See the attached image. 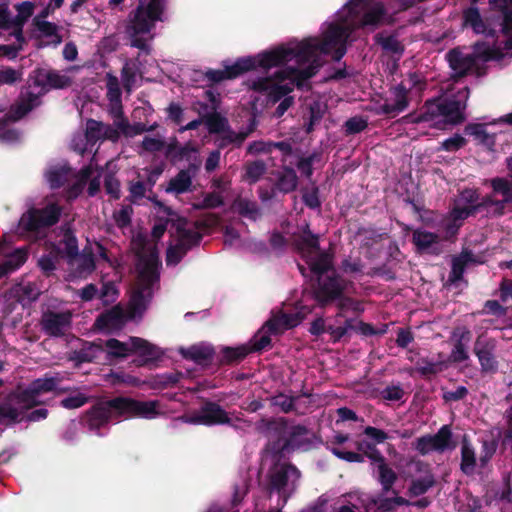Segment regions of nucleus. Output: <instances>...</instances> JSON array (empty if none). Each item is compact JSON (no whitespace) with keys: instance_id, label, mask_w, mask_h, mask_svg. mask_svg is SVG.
<instances>
[{"instance_id":"58","label":"nucleus","mask_w":512,"mask_h":512,"mask_svg":"<svg viewBox=\"0 0 512 512\" xmlns=\"http://www.w3.org/2000/svg\"><path fill=\"white\" fill-rule=\"evenodd\" d=\"M364 433L375 441V443H383L388 439V435L383 431L375 427L368 426L365 428Z\"/></svg>"},{"instance_id":"48","label":"nucleus","mask_w":512,"mask_h":512,"mask_svg":"<svg viewBox=\"0 0 512 512\" xmlns=\"http://www.w3.org/2000/svg\"><path fill=\"white\" fill-rule=\"evenodd\" d=\"M46 79L48 84L53 88H64L71 84V79L66 74H61L56 71L48 72Z\"/></svg>"},{"instance_id":"4","label":"nucleus","mask_w":512,"mask_h":512,"mask_svg":"<svg viewBox=\"0 0 512 512\" xmlns=\"http://www.w3.org/2000/svg\"><path fill=\"white\" fill-rule=\"evenodd\" d=\"M49 255L39 259V266L45 273L55 269L58 258H67L71 273L69 279L85 277L95 268L93 258L86 253L79 254L76 238L66 231L57 245L51 244Z\"/></svg>"},{"instance_id":"26","label":"nucleus","mask_w":512,"mask_h":512,"mask_svg":"<svg viewBox=\"0 0 512 512\" xmlns=\"http://www.w3.org/2000/svg\"><path fill=\"white\" fill-rule=\"evenodd\" d=\"M26 258L27 251L25 249H18L8 255L0 247V277L17 269L26 261Z\"/></svg>"},{"instance_id":"39","label":"nucleus","mask_w":512,"mask_h":512,"mask_svg":"<svg viewBox=\"0 0 512 512\" xmlns=\"http://www.w3.org/2000/svg\"><path fill=\"white\" fill-rule=\"evenodd\" d=\"M243 179L249 183L257 182L265 173L266 166L262 161H255L246 165Z\"/></svg>"},{"instance_id":"61","label":"nucleus","mask_w":512,"mask_h":512,"mask_svg":"<svg viewBox=\"0 0 512 512\" xmlns=\"http://www.w3.org/2000/svg\"><path fill=\"white\" fill-rule=\"evenodd\" d=\"M223 200L219 194L211 193L204 197L203 203L199 208H215L222 205Z\"/></svg>"},{"instance_id":"54","label":"nucleus","mask_w":512,"mask_h":512,"mask_svg":"<svg viewBox=\"0 0 512 512\" xmlns=\"http://www.w3.org/2000/svg\"><path fill=\"white\" fill-rule=\"evenodd\" d=\"M466 143V140L464 139V137L460 136V135H454L452 136L451 138L449 139H446L443 143H442V148L446 151H456L458 149H460L461 147H463Z\"/></svg>"},{"instance_id":"30","label":"nucleus","mask_w":512,"mask_h":512,"mask_svg":"<svg viewBox=\"0 0 512 512\" xmlns=\"http://www.w3.org/2000/svg\"><path fill=\"white\" fill-rule=\"evenodd\" d=\"M413 242L421 252H437L439 245L438 235L418 229L413 233Z\"/></svg>"},{"instance_id":"43","label":"nucleus","mask_w":512,"mask_h":512,"mask_svg":"<svg viewBox=\"0 0 512 512\" xmlns=\"http://www.w3.org/2000/svg\"><path fill=\"white\" fill-rule=\"evenodd\" d=\"M18 15L14 20V25L17 28V38L21 36V25L32 15L33 4L31 2H23L17 6Z\"/></svg>"},{"instance_id":"10","label":"nucleus","mask_w":512,"mask_h":512,"mask_svg":"<svg viewBox=\"0 0 512 512\" xmlns=\"http://www.w3.org/2000/svg\"><path fill=\"white\" fill-rule=\"evenodd\" d=\"M496 56L494 50L489 45L484 43H477L474 46L473 54H463L459 50H452L448 53L447 58L450 67L459 76L472 71L477 67L478 61H487Z\"/></svg>"},{"instance_id":"2","label":"nucleus","mask_w":512,"mask_h":512,"mask_svg":"<svg viewBox=\"0 0 512 512\" xmlns=\"http://www.w3.org/2000/svg\"><path fill=\"white\" fill-rule=\"evenodd\" d=\"M133 249L138 256V277L132 290L129 307L125 311L116 306L102 314L96 321L99 329L114 331L123 327L130 319L140 317L152 297L154 286L158 281V251L156 244L138 234L132 241Z\"/></svg>"},{"instance_id":"53","label":"nucleus","mask_w":512,"mask_h":512,"mask_svg":"<svg viewBox=\"0 0 512 512\" xmlns=\"http://www.w3.org/2000/svg\"><path fill=\"white\" fill-rule=\"evenodd\" d=\"M273 405L279 407L283 412H289L293 409L294 400L292 397L279 394L272 399Z\"/></svg>"},{"instance_id":"40","label":"nucleus","mask_w":512,"mask_h":512,"mask_svg":"<svg viewBox=\"0 0 512 512\" xmlns=\"http://www.w3.org/2000/svg\"><path fill=\"white\" fill-rule=\"evenodd\" d=\"M297 176L293 169L286 168L283 170L279 181L278 187L283 192H291L297 187Z\"/></svg>"},{"instance_id":"35","label":"nucleus","mask_w":512,"mask_h":512,"mask_svg":"<svg viewBox=\"0 0 512 512\" xmlns=\"http://www.w3.org/2000/svg\"><path fill=\"white\" fill-rule=\"evenodd\" d=\"M233 209L244 217L256 220L260 216L257 204L245 198H238L233 203Z\"/></svg>"},{"instance_id":"23","label":"nucleus","mask_w":512,"mask_h":512,"mask_svg":"<svg viewBox=\"0 0 512 512\" xmlns=\"http://www.w3.org/2000/svg\"><path fill=\"white\" fill-rule=\"evenodd\" d=\"M107 98L109 101V112L111 116H119L122 113L121 89L116 76L108 73L106 75Z\"/></svg>"},{"instance_id":"11","label":"nucleus","mask_w":512,"mask_h":512,"mask_svg":"<svg viewBox=\"0 0 512 512\" xmlns=\"http://www.w3.org/2000/svg\"><path fill=\"white\" fill-rule=\"evenodd\" d=\"M60 215V208L49 204L42 210H30L19 220L18 230L21 235L25 233H39L40 229L55 224Z\"/></svg>"},{"instance_id":"14","label":"nucleus","mask_w":512,"mask_h":512,"mask_svg":"<svg viewBox=\"0 0 512 512\" xmlns=\"http://www.w3.org/2000/svg\"><path fill=\"white\" fill-rule=\"evenodd\" d=\"M184 422L191 424L215 425L229 422L228 414L217 404L208 403L197 413L183 417Z\"/></svg>"},{"instance_id":"28","label":"nucleus","mask_w":512,"mask_h":512,"mask_svg":"<svg viewBox=\"0 0 512 512\" xmlns=\"http://www.w3.org/2000/svg\"><path fill=\"white\" fill-rule=\"evenodd\" d=\"M490 3L499 8L504 16L502 29L507 37L506 49L512 50V0H490Z\"/></svg>"},{"instance_id":"24","label":"nucleus","mask_w":512,"mask_h":512,"mask_svg":"<svg viewBox=\"0 0 512 512\" xmlns=\"http://www.w3.org/2000/svg\"><path fill=\"white\" fill-rule=\"evenodd\" d=\"M38 105L39 98L36 94L32 92L23 93L12 106L8 118L12 121H17Z\"/></svg>"},{"instance_id":"21","label":"nucleus","mask_w":512,"mask_h":512,"mask_svg":"<svg viewBox=\"0 0 512 512\" xmlns=\"http://www.w3.org/2000/svg\"><path fill=\"white\" fill-rule=\"evenodd\" d=\"M491 185L494 193L502 196V200L495 201L491 198L489 206L494 207V213L502 214L505 204L512 202V180L508 181L504 178H494L491 180Z\"/></svg>"},{"instance_id":"3","label":"nucleus","mask_w":512,"mask_h":512,"mask_svg":"<svg viewBox=\"0 0 512 512\" xmlns=\"http://www.w3.org/2000/svg\"><path fill=\"white\" fill-rule=\"evenodd\" d=\"M299 249L311 270L319 275L316 291L317 300L323 304L339 296L345 286L339 279L324 275L328 272L331 261L328 254L319 250L317 237L307 234Z\"/></svg>"},{"instance_id":"56","label":"nucleus","mask_w":512,"mask_h":512,"mask_svg":"<svg viewBox=\"0 0 512 512\" xmlns=\"http://www.w3.org/2000/svg\"><path fill=\"white\" fill-rule=\"evenodd\" d=\"M466 132L472 136H474L476 139L480 140L483 143H490L491 138L487 135L484 127L482 125H473L469 126L466 129Z\"/></svg>"},{"instance_id":"64","label":"nucleus","mask_w":512,"mask_h":512,"mask_svg":"<svg viewBox=\"0 0 512 512\" xmlns=\"http://www.w3.org/2000/svg\"><path fill=\"white\" fill-rule=\"evenodd\" d=\"M500 297L502 301H507L512 297V280L504 279L500 284Z\"/></svg>"},{"instance_id":"18","label":"nucleus","mask_w":512,"mask_h":512,"mask_svg":"<svg viewBox=\"0 0 512 512\" xmlns=\"http://www.w3.org/2000/svg\"><path fill=\"white\" fill-rule=\"evenodd\" d=\"M71 324V313H46L42 318L43 329L52 336L64 334Z\"/></svg>"},{"instance_id":"44","label":"nucleus","mask_w":512,"mask_h":512,"mask_svg":"<svg viewBox=\"0 0 512 512\" xmlns=\"http://www.w3.org/2000/svg\"><path fill=\"white\" fill-rule=\"evenodd\" d=\"M121 77L125 90L128 93H130L133 88L136 77V68L133 63H125V65L122 68Z\"/></svg>"},{"instance_id":"46","label":"nucleus","mask_w":512,"mask_h":512,"mask_svg":"<svg viewBox=\"0 0 512 512\" xmlns=\"http://www.w3.org/2000/svg\"><path fill=\"white\" fill-rule=\"evenodd\" d=\"M206 125L210 133L223 134L227 128V121L218 114H212L207 117Z\"/></svg>"},{"instance_id":"36","label":"nucleus","mask_w":512,"mask_h":512,"mask_svg":"<svg viewBox=\"0 0 512 512\" xmlns=\"http://www.w3.org/2000/svg\"><path fill=\"white\" fill-rule=\"evenodd\" d=\"M470 262H476L472 253L464 251L461 255L453 260L450 280L452 282L461 279L465 266Z\"/></svg>"},{"instance_id":"63","label":"nucleus","mask_w":512,"mask_h":512,"mask_svg":"<svg viewBox=\"0 0 512 512\" xmlns=\"http://www.w3.org/2000/svg\"><path fill=\"white\" fill-rule=\"evenodd\" d=\"M367 123L362 118H352L346 122L347 131L357 133L365 129Z\"/></svg>"},{"instance_id":"17","label":"nucleus","mask_w":512,"mask_h":512,"mask_svg":"<svg viewBox=\"0 0 512 512\" xmlns=\"http://www.w3.org/2000/svg\"><path fill=\"white\" fill-rule=\"evenodd\" d=\"M471 337L470 330L464 326L457 327L453 330L451 335L453 349L449 356L452 362L460 363L469 359L468 346Z\"/></svg>"},{"instance_id":"49","label":"nucleus","mask_w":512,"mask_h":512,"mask_svg":"<svg viewBox=\"0 0 512 512\" xmlns=\"http://www.w3.org/2000/svg\"><path fill=\"white\" fill-rule=\"evenodd\" d=\"M103 123L89 120L86 126L85 138L87 141H96L102 139Z\"/></svg>"},{"instance_id":"6","label":"nucleus","mask_w":512,"mask_h":512,"mask_svg":"<svg viewBox=\"0 0 512 512\" xmlns=\"http://www.w3.org/2000/svg\"><path fill=\"white\" fill-rule=\"evenodd\" d=\"M158 401H137L129 398H116L100 403L90 412V425L100 426L114 416H137L146 419L155 418L160 414Z\"/></svg>"},{"instance_id":"50","label":"nucleus","mask_w":512,"mask_h":512,"mask_svg":"<svg viewBox=\"0 0 512 512\" xmlns=\"http://www.w3.org/2000/svg\"><path fill=\"white\" fill-rule=\"evenodd\" d=\"M247 137V133H235L233 131L225 130L221 136V140L219 143L220 147H224L230 143H234L236 145H241L242 142Z\"/></svg>"},{"instance_id":"13","label":"nucleus","mask_w":512,"mask_h":512,"mask_svg":"<svg viewBox=\"0 0 512 512\" xmlns=\"http://www.w3.org/2000/svg\"><path fill=\"white\" fill-rule=\"evenodd\" d=\"M299 476V471L292 465L276 466L271 474V486L286 498L295 489Z\"/></svg>"},{"instance_id":"22","label":"nucleus","mask_w":512,"mask_h":512,"mask_svg":"<svg viewBox=\"0 0 512 512\" xmlns=\"http://www.w3.org/2000/svg\"><path fill=\"white\" fill-rule=\"evenodd\" d=\"M408 106L407 91L402 86L394 87L390 96L385 100L381 106V111L385 114L397 115Z\"/></svg>"},{"instance_id":"31","label":"nucleus","mask_w":512,"mask_h":512,"mask_svg":"<svg viewBox=\"0 0 512 512\" xmlns=\"http://www.w3.org/2000/svg\"><path fill=\"white\" fill-rule=\"evenodd\" d=\"M112 117L114 119L113 125L117 126L121 133L127 137H134L136 135L142 134L143 132L151 131L156 127V124L150 127H146L144 124L141 123L131 125L129 124L128 120L123 117V112L120 113L119 116Z\"/></svg>"},{"instance_id":"25","label":"nucleus","mask_w":512,"mask_h":512,"mask_svg":"<svg viewBox=\"0 0 512 512\" xmlns=\"http://www.w3.org/2000/svg\"><path fill=\"white\" fill-rule=\"evenodd\" d=\"M349 503L335 506L333 512H372L373 506L377 503L375 500H369L368 497L363 498L357 493L349 494Z\"/></svg>"},{"instance_id":"5","label":"nucleus","mask_w":512,"mask_h":512,"mask_svg":"<svg viewBox=\"0 0 512 512\" xmlns=\"http://www.w3.org/2000/svg\"><path fill=\"white\" fill-rule=\"evenodd\" d=\"M163 0H140L137 10L131 14L126 34L131 46L147 51L154 35L155 23L163 21Z\"/></svg>"},{"instance_id":"60","label":"nucleus","mask_w":512,"mask_h":512,"mask_svg":"<svg viewBox=\"0 0 512 512\" xmlns=\"http://www.w3.org/2000/svg\"><path fill=\"white\" fill-rule=\"evenodd\" d=\"M333 454L338 458L343 459L348 462H362L363 457L359 453L350 452V451H341L339 449H333Z\"/></svg>"},{"instance_id":"16","label":"nucleus","mask_w":512,"mask_h":512,"mask_svg":"<svg viewBox=\"0 0 512 512\" xmlns=\"http://www.w3.org/2000/svg\"><path fill=\"white\" fill-rule=\"evenodd\" d=\"M495 347V341L484 336H479L475 341L474 353L484 372H495L497 370L498 363L494 355Z\"/></svg>"},{"instance_id":"38","label":"nucleus","mask_w":512,"mask_h":512,"mask_svg":"<svg viewBox=\"0 0 512 512\" xmlns=\"http://www.w3.org/2000/svg\"><path fill=\"white\" fill-rule=\"evenodd\" d=\"M192 180L191 176L186 171L179 172L174 178L170 180L169 187L167 191H172L175 193H183L189 189L191 186Z\"/></svg>"},{"instance_id":"27","label":"nucleus","mask_w":512,"mask_h":512,"mask_svg":"<svg viewBox=\"0 0 512 512\" xmlns=\"http://www.w3.org/2000/svg\"><path fill=\"white\" fill-rule=\"evenodd\" d=\"M369 458L373 460L378 469L379 481L383 489L388 491L397 479L396 473L386 463L379 451L369 454Z\"/></svg>"},{"instance_id":"8","label":"nucleus","mask_w":512,"mask_h":512,"mask_svg":"<svg viewBox=\"0 0 512 512\" xmlns=\"http://www.w3.org/2000/svg\"><path fill=\"white\" fill-rule=\"evenodd\" d=\"M490 197L483 198L479 201V194L474 189L464 190L456 199L452 211L445 219L444 226L447 234L452 236L461 226L462 221L471 215L476 208L480 206H489Z\"/></svg>"},{"instance_id":"1","label":"nucleus","mask_w":512,"mask_h":512,"mask_svg":"<svg viewBox=\"0 0 512 512\" xmlns=\"http://www.w3.org/2000/svg\"><path fill=\"white\" fill-rule=\"evenodd\" d=\"M384 21L383 7L374 0H351L338 14V19L324 33L322 42L309 39L299 44L281 46L255 57L237 60L224 70H211L207 76L212 81H221L239 76L243 72L261 67L269 69L282 64L288 65L273 78H258L249 82V87L265 94L273 102L291 92L294 86H302L322 65L320 56L332 54L339 60L345 54V42L349 34L359 26L377 25Z\"/></svg>"},{"instance_id":"20","label":"nucleus","mask_w":512,"mask_h":512,"mask_svg":"<svg viewBox=\"0 0 512 512\" xmlns=\"http://www.w3.org/2000/svg\"><path fill=\"white\" fill-rule=\"evenodd\" d=\"M24 398V392L21 391L16 394H12L3 401L0 402V417L3 420H21L22 415L29 408H21V400Z\"/></svg>"},{"instance_id":"55","label":"nucleus","mask_w":512,"mask_h":512,"mask_svg":"<svg viewBox=\"0 0 512 512\" xmlns=\"http://www.w3.org/2000/svg\"><path fill=\"white\" fill-rule=\"evenodd\" d=\"M142 147L149 152L160 151L164 147V141L159 137H145L142 141Z\"/></svg>"},{"instance_id":"47","label":"nucleus","mask_w":512,"mask_h":512,"mask_svg":"<svg viewBox=\"0 0 512 512\" xmlns=\"http://www.w3.org/2000/svg\"><path fill=\"white\" fill-rule=\"evenodd\" d=\"M497 449V443L494 440H484L482 442V449L479 456V463L483 467L493 457Z\"/></svg>"},{"instance_id":"29","label":"nucleus","mask_w":512,"mask_h":512,"mask_svg":"<svg viewBox=\"0 0 512 512\" xmlns=\"http://www.w3.org/2000/svg\"><path fill=\"white\" fill-rule=\"evenodd\" d=\"M35 24L39 32V37L43 39V44L58 45L61 43L62 38L58 33V27L45 21V18H42L41 14L35 18Z\"/></svg>"},{"instance_id":"12","label":"nucleus","mask_w":512,"mask_h":512,"mask_svg":"<svg viewBox=\"0 0 512 512\" xmlns=\"http://www.w3.org/2000/svg\"><path fill=\"white\" fill-rule=\"evenodd\" d=\"M414 449L421 455L431 452H444L453 449L455 445L452 442V433L449 426H442L434 435H425L417 438L413 442Z\"/></svg>"},{"instance_id":"34","label":"nucleus","mask_w":512,"mask_h":512,"mask_svg":"<svg viewBox=\"0 0 512 512\" xmlns=\"http://www.w3.org/2000/svg\"><path fill=\"white\" fill-rule=\"evenodd\" d=\"M184 357L190 358L197 363H205L210 360L213 355V349L209 345H194L188 349H181Z\"/></svg>"},{"instance_id":"52","label":"nucleus","mask_w":512,"mask_h":512,"mask_svg":"<svg viewBox=\"0 0 512 512\" xmlns=\"http://www.w3.org/2000/svg\"><path fill=\"white\" fill-rule=\"evenodd\" d=\"M132 208L130 206H123L114 213L115 222L119 227H125L130 223Z\"/></svg>"},{"instance_id":"59","label":"nucleus","mask_w":512,"mask_h":512,"mask_svg":"<svg viewBox=\"0 0 512 512\" xmlns=\"http://www.w3.org/2000/svg\"><path fill=\"white\" fill-rule=\"evenodd\" d=\"M20 78V73L11 68L0 70V84H12Z\"/></svg>"},{"instance_id":"41","label":"nucleus","mask_w":512,"mask_h":512,"mask_svg":"<svg viewBox=\"0 0 512 512\" xmlns=\"http://www.w3.org/2000/svg\"><path fill=\"white\" fill-rule=\"evenodd\" d=\"M434 483L433 476L429 473L425 474L422 478L412 482L409 488L411 496H419L424 494Z\"/></svg>"},{"instance_id":"51","label":"nucleus","mask_w":512,"mask_h":512,"mask_svg":"<svg viewBox=\"0 0 512 512\" xmlns=\"http://www.w3.org/2000/svg\"><path fill=\"white\" fill-rule=\"evenodd\" d=\"M380 394L384 400L399 401L402 399L404 391L400 386H388Z\"/></svg>"},{"instance_id":"57","label":"nucleus","mask_w":512,"mask_h":512,"mask_svg":"<svg viewBox=\"0 0 512 512\" xmlns=\"http://www.w3.org/2000/svg\"><path fill=\"white\" fill-rule=\"evenodd\" d=\"M443 369L442 363H431L422 361L418 364L417 370L423 375L436 374Z\"/></svg>"},{"instance_id":"9","label":"nucleus","mask_w":512,"mask_h":512,"mask_svg":"<svg viewBox=\"0 0 512 512\" xmlns=\"http://www.w3.org/2000/svg\"><path fill=\"white\" fill-rule=\"evenodd\" d=\"M105 348L111 357L125 358L130 355H137L143 362L153 360L159 355V351L154 345L138 337H131L126 342L109 339Z\"/></svg>"},{"instance_id":"19","label":"nucleus","mask_w":512,"mask_h":512,"mask_svg":"<svg viewBox=\"0 0 512 512\" xmlns=\"http://www.w3.org/2000/svg\"><path fill=\"white\" fill-rule=\"evenodd\" d=\"M309 313L310 310L303 309L296 314H282L280 316H275L266 323L263 329H267L272 333H280L285 329L298 325Z\"/></svg>"},{"instance_id":"32","label":"nucleus","mask_w":512,"mask_h":512,"mask_svg":"<svg viewBox=\"0 0 512 512\" xmlns=\"http://www.w3.org/2000/svg\"><path fill=\"white\" fill-rule=\"evenodd\" d=\"M464 25L472 28L477 34H486L491 32V28H489L491 24H488V26L485 24L476 8H470L465 12Z\"/></svg>"},{"instance_id":"7","label":"nucleus","mask_w":512,"mask_h":512,"mask_svg":"<svg viewBox=\"0 0 512 512\" xmlns=\"http://www.w3.org/2000/svg\"><path fill=\"white\" fill-rule=\"evenodd\" d=\"M468 90L464 88L459 91L458 99L452 101H442L438 104L432 103L428 106V111L420 117L408 116L406 117L411 123H415L419 130H424L426 127H434L440 123L438 117H443L449 123H458L464 119L463 111L466 107V100L468 98Z\"/></svg>"},{"instance_id":"42","label":"nucleus","mask_w":512,"mask_h":512,"mask_svg":"<svg viewBox=\"0 0 512 512\" xmlns=\"http://www.w3.org/2000/svg\"><path fill=\"white\" fill-rule=\"evenodd\" d=\"M88 399L89 397L85 393L79 390H75L72 391L69 396L64 398L61 401V404L67 409H76L83 406L88 401Z\"/></svg>"},{"instance_id":"33","label":"nucleus","mask_w":512,"mask_h":512,"mask_svg":"<svg viewBox=\"0 0 512 512\" xmlns=\"http://www.w3.org/2000/svg\"><path fill=\"white\" fill-rule=\"evenodd\" d=\"M476 453L472 445L464 439L461 447V470L465 474H472L476 468Z\"/></svg>"},{"instance_id":"15","label":"nucleus","mask_w":512,"mask_h":512,"mask_svg":"<svg viewBox=\"0 0 512 512\" xmlns=\"http://www.w3.org/2000/svg\"><path fill=\"white\" fill-rule=\"evenodd\" d=\"M57 387L55 378H43L35 380L27 390H24V398L21 400V408H31L42 403L41 396L53 391Z\"/></svg>"},{"instance_id":"45","label":"nucleus","mask_w":512,"mask_h":512,"mask_svg":"<svg viewBox=\"0 0 512 512\" xmlns=\"http://www.w3.org/2000/svg\"><path fill=\"white\" fill-rule=\"evenodd\" d=\"M93 169L92 166L82 170V172L75 176L76 181L73 184L70 192L69 197H76L83 189L85 183L87 180L92 176Z\"/></svg>"},{"instance_id":"62","label":"nucleus","mask_w":512,"mask_h":512,"mask_svg":"<svg viewBox=\"0 0 512 512\" xmlns=\"http://www.w3.org/2000/svg\"><path fill=\"white\" fill-rule=\"evenodd\" d=\"M105 188L108 194H110L114 198H119L120 196V184L117 179L112 176H109L105 180Z\"/></svg>"},{"instance_id":"37","label":"nucleus","mask_w":512,"mask_h":512,"mask_svg":"<svg viewBox=\"0 0 512 512\" xmlns=\"http://www.w3.org/2000/svg\"><path fill=\"white\" fill-rule=\"evenodd\" d=\"M70 176L71 171L66 166L52 167L46 173L51 188L60 187Z\"/></svg>"}]
</instances>
